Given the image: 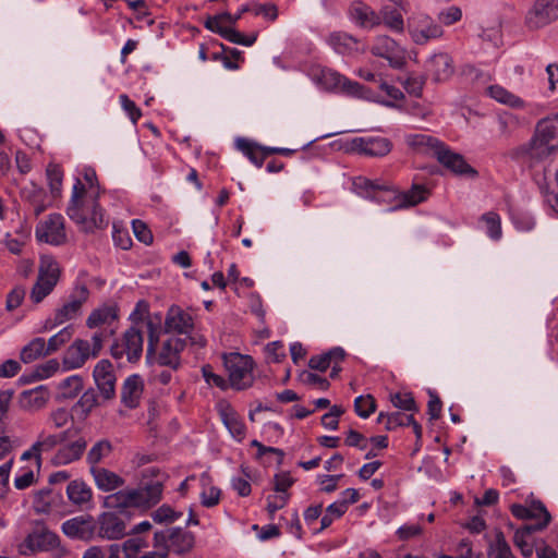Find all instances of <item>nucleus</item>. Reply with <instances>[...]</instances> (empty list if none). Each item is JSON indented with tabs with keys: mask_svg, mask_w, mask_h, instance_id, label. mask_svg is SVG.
<instances>
[{
	"mask_svg": "<svg viewBox=\"0 0 558 558\" xmlns=\"http://www.w3.org/2000/svg\"><path fill=\"white\" fill-rule=\"evenodd\" d=\"M408 29L413 41L417 45H425L428 40L442 35L441 26L428 15L422 13L409 19Z\"/></svg>",
	"mask_w": 558,
	"mask_h": 558,
	"instance_id": "9",
	"label": "nucleus"
},
{
	"mask_svg": "<svg viewBox=\"0 0 558 558\" xmlns=\"http://www.w3.org/2000/svg\"><path fill=\"white\" fill-rule=\"evenodd\" d=\"M251 9L247 12H253L255 15H263L264 17L275 21L278 16V9L272 3L257 4L251 3L247 4Z\"/></svg>",
	"mask_w": 558,
	"mask_h": 558,
	"instance_id": "63",
	"label": "nucleus"
},
{
	"mask_svg": "<svg viewBox=\"0 0 558 558\" xmlns=\"http://www.w3.org/2000/svg\"><path fill=\"white\" fill-rule=\"evenodd\" d=\"M85 277V274H80L65 302L77 315L81 314L83 304L86 303L89 298V290Z\"/></svg>",
	"mask_w": 558,
	"mask_h": 558,
	"instance_id": "36",
	"label": "nucleus"
},
{
	"mask_svg": "<svg viewBox=\"0 0 558 558\" xmlns=\"http://www.w3.org/2000/svg\"><path fill=\"white\" fill-rule=\"evenodd\" d=\"M391 147L390 141L385 137H355L345 149L368 157H383L390 153Z\"/></svg>",
	"mask_w": 558,
	"mask_h": 558,
	"instance_id": "11",
	"label": "nucleus"
},
{
	"mask_svg": "<svg viewBox=\"0 0 558 558\" xmlns=\"http://www.w3.org/2000/svg\"><path fill=\"white\" fill-rule=\"evenodd\" d=\"M235 147L258 168L263 166L265 158L269 156V154L266 153L267 147H263L247 138H238L235 141Z\"/></svg>",
	"mask_w": 558,
	"mask_h": 558,
	"instance_id": "37",
	"label": "nucleus"
},
{
	"mask_svg": "<svg viewBox=\"0 0 558 558\" xmlns=\"http://www.w3.org/2000/svg\"><path fill=\"white\" fill-rule=\"evenodd\" d=\"M194 320L190 313L178 305H172L166 315L165 331L177 333L179 337L187 336L193 331Z\"/></svg>",
	"mask_w": 558,
	"mask_h": 558,
	"instance_id": "15",
	"label": "nucleus"
},
{
	"mask_svg": "<svg viewBox=\"0 0 558 558\" xmlns=\"http://www.w3.org/2000/svg\"><path fill=\"white\" fill-rule=\"evenodd\" d=\"M83 389V380L80 376H70L60 384V393L64 399H73Z\"/></svg>",
	"mask_w": 558,
	"mask_h": 558,
	"instance_id": "53",
	"label": "nucleus"
},
{
	"mask_svg": "<svg viewBox=\"0 0 558 558\" xmlns=\"http://www.w3.org/2000/svg\"><path fill=\"white\" fill-rule=\"evenodd\" d=\"M144 384L138 375L129 376L121 389V401L122 403L130 408L134 409L138 405L142 393H143Z\"/></svg>",
	"mask_w": 558,
	"mask_h": 558,
	"instance_id": "28",
	"label": "nucleus"
},
{
	"mask_svg": "<svg viewBox=\"0 0 558 558\" xmlns=\"http://www.w3.org/2000/svg\"><path fill=\"white\" fill-rule=\"evenodd\" d=\"M380 24H384L387 28L396 33H402L404 29L403 16L397 8L384 7L379 12Z\"/></svg>",
	"mask_w": 558,
	"mask_h": 558,
	"instance_id": "44",
	"label": "nucleus"
},
{
	"mask_svg": "<svg viewBox=\"0 0 558 558\" xmlns=\"http://www.w3.org/2000/svg\"><path fill=\"white\" fill-rule=\"evenodd\" d=\"M77 316L78 315L72 311V308L66 303H64L60 308L56 311L53 318H49L45 322L43 329L45 331L50 330L58 325H62L68 320L76 318Z\"/></svg>",
	"mask_w": 558,
	"mask_h": 558,
	"instance_id": "51",
	"label": "nucleus"
},
{
	"mask_svg": "<svg viewBox=\"0 0 558 558\" xmlns=\"http://www.w3.org/2000/svg\"><path fill=\"white\" fill-rule=\"evenodd\" d=\"M353 186L355 192L362 197L369 198L377 203H398V192L389 185L374 182L364 177H359L353 181Z\"/></svg>",
	"mask_w": 558,
	"mask_h": 558,
	"instance_id": "10",
	"label": "nucleus"
},
{
	"mask_svg": "<svg viewBox=\"0 0 558 558\" xmlns=\"http://www.w3.org/2000/svg\"><path fill=\"white\" fill-rule=\"evenodd\" d=\"M221 37L229 40L230 43L246 46V47L252 46L256 40V35H252V36L247 37L230 26L227 27V29L225 31V33Z\"/></svg>",
	"mask_w": 558,
	"mask_h": 558,
	"instance_id": "60",
	"label": "nucleus"
},
{
	"mask_svg": "<svg viewBox=\"0 0 558 558\" xmlns=\"http://www.w3.org/2000/svg\"><path fill=\"white\" fill-rule=\"evenodd\" d=\"M558 19V0H536L526 14L530 28H539Z\"/></svg>",
	"mask_w": 558,
	"mask_h": 558,
	"instance_id": "14",
	"label": "nucleus"
},
{
	"mask_svg": "<svg viewBox=\"0 0 558 558\" xmlns=\"http://www.w3.org/2000/svg\"><path fill=\"white\" fill-rule=\"evenodd\" d=\"M193 545V534L180 527L167 529L156 532L154 535L155 548H162L166 555L168 551H173L178 555L184 554L191 550Z\"/></svg>",
	"mask_w": 558,
	"mask_h": 558,
	"instance_id": "5",
	"label": "nucleus"
},
{
	"mask_svg": "<svg viewBox=\"0 0 558 558\" xmlns=\"http://www.w3.org/2000/svg\"><path fill=\"white\" fill-rule=\"evenodd\" d=\"M344 357V350L340 347H336L324 354L312 356L308 361V366L312 369L325 372L328 367H330L332 362H342Z\"/></svg>",
	"mask_w": 558,
	"mask_h": 558,
	"instance_id": "40",
	"label": "nucleus"
},
{
	"mask_svg": "<svg viewBox=\"0 0 558 558\" xmlns=\"http://www.w3.org/2000/svg\"><path fill=\"white\" fill-rule=\"evenodd\" d=\"M499 131L504 136H510L523 125V119L511 112H502L498 117Z\"/></svg>",
	"mask_w": 558,
	"mask_h": 558,
	"instance_id": "49",
	"label": "nucleus"
},
{
	"mask_svg": "<svg viewBox=\"0 0 558 558\" xmlns=\"http://www.w3.org/2000/svg\"><path fill=\"white\" fill-rule=\"evenodd\" d=\"M73 336V328L71 326H66L61 329L58 333L53 335L49 338L48 342H46V348L49 354L58 351L62 345L71 340Z\"/></svg>",
	"mask_w": 558,
	"mask_h": 558,
	"instance_id": "55",
	"label": "nucleus"
},
{
	"mask_svg": "<svg viewBox=\"0 0 558 558\" xmlns=\"http://www.w3.org/2000/svg\"><path fill=\"white\" fill-rule=\"evenodd\" d=\"M487 93L493 99L510 108L521 109L525 106V102L522 98L500 85L489 86L487 88Z\"/></svg>",
	"mask_w": 558,
	"mask_h": 558,
	"instance_id": "42",
	"label": "nucleus"
},
{
	"mask_svg": "<svg viewBox=\"0 0 558 558\" xmlns=\"http://www.w3.org/2000/svg\"><path fill=\"white\" fill-rule=\"evenodd\" d=\"M511 513L521 520H538L542 519L541 522L535 524H526L525 527H533V530L542 531L545 529L550 520V513L547 511L546 507L542 501L534 500L527 506L523 505H512Z\"/></svg>",
	"mask_w": 558,
	"mask_h": 558,
	"instance_id": "13",
	"label": "nucleus"
},
{
	"mask_svg": "<svg viewBox=\"0 0 558 558\" xmlns=\"http://www.w3.org/2000/svg\"><path fill=\"white\" fill-rule=\"evenodd\" d=\"M89 472L94 478L95 485L101 492L116 490L121 488L125 483L123 477L104 466L92 468Z\"/></svg>",
	"mask_w": 558,
	"mask_h": 558,
	"instance_id": "26",
	"label": "nucleus"
},
{
	"mask_svg": "<svg viewBox=\"0 0 558 558\" xmlns=\"http://www.w3.org/2000/svg\"><path fill=\"white\" fill-rule=\"evenodd\" d=\"M21 197L32 205L36 216H39L47 208L45 190L33 182L22 187Z\"/></svg>",
	"mask_w": 558,
	"mask_h": 558,
	"instance_id": "33",
	"label": "nucleus"
},
{
	"mask_svg": "<svg viewBox=\"0 0 558 558\" xmlns=\"http://www.w3.org/2000/svg\"><path fill=\"white\" fill-rule=\"evenodd\" d=\"M354 409L360 417L367 418L376 410L375 399L371 396H360L354 401Z\"/></svg>",
	"mask_w": 558,
	"mask_h": 558,
	"instance_id": "57",
	"label": "nucleus"
},
{
	"mask_svg": "<svg viewBox=\"0 0 558 558\" xmlns=\"http://www.w3.org/2000/svg\"><path fill=\"white\" fill-rule=\"evenodd\" d=\"M349 12L351 19L361 27L374 28L380 25V15L364 2H353Z\"/></svg>",
	"mask_w": 558,
	"mask_h": 558,
	"instance_id": "27",
	"label": "nucleus"
},
{
	"mask_svg": "<svg viewBox=\"0 0 558 558\" xmlns=\"http://www.w3.org/2000/svg\"><path fill=\"white\" fill-rule=\"evenodd\" d=\"M490 558H515L502 533L496 535V542L492 547Z\"/></svg>",
	"mask_w": 558,
	"mask_h": 558,
	"instance_id": "58",
	"label": "nucleus"
},
{
	"mask_svg": "<svg viewBox=\"0 0 558 558\" xmlns=\"http://www.w3.org/2000/svg\"><path fill=\"white\" fill-rule=\"evenodd\" d=\"M217 411L231 436L235 440L242 441L245 438L246 427L239 413L225 400L218 402Z\"/></svg>",
	"mask_w": 558,
	"mask_h": 558,
	"instance_id": "18",
	"label": "nucleus"
},
{
	"mask_svg": "<svg viewBox=\"0 0 558 558\" xmlns=\"http://www.w3.org/2000/svg\"><path fill=\"white\" fill-rule=\"evenodd\" d=\"M429 196V190L423 184H413L412 187L402 193H398V203L391 207V210L415 206Z\"/></svg>",
	"mask_w": 558,
	"mask_h": 558,
	"instance_id": "31",
	"label": "nucleus"
},
{
	"mask_svg": "<svg viewBox=\"0 0 558 558\" xmlns=\"http://www.w3.org/2000/svg\"><path fill=\"white\" fill-rule=\"evenodd\" d=\"M113 446L108 439L97 440L86 454V463L92 468H99L100 463L111 456Z\"/></svg>",
	"mask_w": 558,
	"mask_h": 558,
	"instance_id": "38",
	"label": "nucleus"
},
{
	"mask_svg": "<svg viewBox=\"0 0 558 558\" xmlns=\"http://www.w3.org/2000/svg\"><path fill=\"white\" fill-rule=\"evenodd\" d=\"M59 544V537L50 531H36L27 536L25 539V546L31 551L36 550H49L57 547Z\"/></svg>",
	"mask_w": 558,
	"mask_h": 558,
	"instance_id": "32",
	"label": "nucleus"
},
{
	"mask_svg": "<svg viewBox=\"0 0 558 558\" xmlns=\"http://www.w3.org/2000/svg\"><path fill=\"white\" fill-rule=\"evenodd\" d=\"M59 498L60 496L51 489L39 490L35 497V508L38 512H50Z\"/></svg>",
	"mask_w": 558,
	"mask_h": 558,
	"instance_id": "50",
	"label": "nucleus"
},
{
	"mask_svg": "<svg viewBox=\"0 0 558 558\" xmlns=\"http://www.w3.org/2000/svg\"><path fill=\"white\" fill-rule=\"evenodd\" d=\"M391 402L392 404L401 410L408 411V412H416L417 407L414 401V398L409 392H398L391 396Z\"/></svg>",
	"mask_w": 558,
	"mask_h": 558,
	"instance_id": "59",
	"label": "nucleus"
},
{
	"mask_svg": "<svg viewBox=\"0 0 558 558\" xmlns=\"http://www.w3.org/2000/svg\"><path fill=\"white\" fill-rule=\"evenodd\" d=\"M119 307L114 303L104 304L92 311L86 319L88 328H97L105 325H111L118 319Z\"/></svg>",
	"mask_w": 558,
	"mask_h": 558,
	"instance_id": "29",
	"label": "nucleus"
},
{
	"mask_svg": "<svg viewBox=\"0 0 558 558\" xmlns=\"http://www.w3.org/2000/svg\"><path fill=\"white\" fill-rule=\"evenodd\" d=\"M454 556L452 558H481V553H477L473 549L472 543L463 538L461 539L456 547Z\"/></svg>",
	"mask_w": 558,
	"mask_h": 558,
	"instance_id": "64",
	"label": "nucleus"
},
{
	"mask_svg": "<svg viewBox=\"0 0 558 558\" xmlns=\"http://www.w3.org/2000/svg\"><path fill=\"white\" fill-rule=\"evenodd\" d=\"M46 355H49V353L46 348L45 339L35 338L22 349L20 356L22 362L31 363Z\"/></svg>",
	"mask_w": 558,
	"mask_h": 558,
	"instance_id": "46",
	"label": "nucleus"
},
{
	"mask_svg": "<svg viewBox=\"0 0 558 558\" xmlns=\"http://www.w3.org/2000/svg\"><path fill=\"white\" fill-rule=\"evenodd\" d=\"M144 339L138 327L132 326L125 330L122 338L111 345V355L121 360L126 357L131 363L137 362L143 353Z\"/></svg>",
	"mask_w": 558,
	"mask_h": 558,
	"instance_id": "6",
	"label": "nucleus"
},
{
	"mask_svg": "<svg viewBox=\"0 0 558 558\" xmlns=\"http://www.w3.org/2000/svg\"><path fill=\"white\" fill-rule=\"evenodd\" d=\"M251 8L248 5H242V8L238 12V15H232L228 12H223L218 15L208 16L205 22V27L222 36L228 27L225 24L234 25L241 19L242 14L247 12Z\"/></svg>",
	"mask_w": 558,
	"mask_h": 558,
	"instance_id": "34",
	"label": "nucleus"
},
{
	"mask_svg": "<svg viewBox=\"0 0 558 558\" xmlns=\"http://www.w3.org/2000/svg\"><path fill=\"white\" fill-rule=\"evenodd\" d=\"M87 442L84 437H78L74 441L62 445L52 458L56 465H65L77 461L86 450Z\"/></svg>",
	"mask_w": 558,
	"mask_h": 558,
	"instance_id": "24",
	"label": "nucleus"
},
{
	"mask_svg": "<svg viewBox=\"0 0 558 558\" xmlns=\"http://www.w3.org/2000/svg\"><path fill=\"white\" fill-rule=\"evenodd\" d=\"M134 496L132 488L120 489L113 494L105 497L104 506L109 509H117L120 511L126 509H135Z\"/></svg>",
	"mask_w": 558,
	"mask_h": 558,
	"instance_id": "41",
	"label": "nucleus"
},
{
	"mask_svg": "<svg viewBox=\"0 0 558 558\" xmlns=\"http://www.w3.org/2000/svg\"><path fill=\"white\" fill-rule=\"evenodd\" d=\"M125 558H137L148 547V542L142 536L128 538L122 546Z\"/></svg>",
	"mask_w": 558,
	"mask_h": 558,
	"instance_id": "52",
	"label": "nucleus"
},
{
	"mask_svg": "<svg viewBox=\"0 0 558 558\" xmlns=\"http://www.w3.org/2000/svg\"><path fill=\"white\" fill-rule=\"evenodd\" d=\"M482 221L485 223L486 233L493 240L501 238V221L498 214L489 211L482 216Z\"/></svg>",
	"mask_w": 558,
	"mask_h": 558,
	"instance_id": "54",
	"label": "nucleus"
},
{
	"mask_svg": "<svg viewBox=\"0 0 558 558\" xmlns=\"http://www.w3.org/2000/svg\"><path fill=\"white\" fill-rule=\"evenodd\" d=\"M182 515L181 512L174 511L170 506L162 505L153 513V519L158 523H171Z\"/></svg>",
	"mask_w": 558,
	"mask_h": 558,
	"instance_id": "61",
	"label": "nucleus"
},
{
	"mask_svg": "<svg viewBox=\"0 0 558 558\" xmlns=\"http://www.w3.org/2000/svg\"><path fill=\"white\" fill-rule=\"evenodd\" d=\"M404 141L416 154L434 156L436 158L445 146L437 137L426 133L408 134Z\"/></svg>",
	"mask_w": 558,
	"mask_h": 558,
	"instance_id": "21",
	"label": "nucleus"
},
{
	"mask_svg": "<svg viewBox=\"0 0 558 558\" xmlns=\"http://www.w3.org/2000/svg\"><path fill=\"white\" fill-rule=\"evenodd\" d=\"M558 150V116L536 124L532 138L510 150L511 159L533 167Z\"/></svg>",
	"mask_w": 558,
	"mask_h": 558,
	"instance_id": "2",
	"label": "nucleus"
},
{
	"mask_svg": "<svg viewBox=\"0 0 558 558\" xmlns=\"http://www.w3.org/2000/svg\"><path fill=\"white\" fill-rule=\"evenodd\" d=\"M97 534L105 539H120L126 534V524L123 519L113 512H104L95 522Z\"/></svg>",
	"mask_w": 558,
	"mask_h": 558,
	"instance_id": "16",
	"label": "nucleus"
},
{
	"mask_svg": "<svg viewBox=\"0 0 558 558\" xmlns=\"http://www.w3.org/2000/svg\"><path fill=\"white\" fill-rule=\"evenodd\" d=\"M537 530L533 527L522 526L514 532L513 543L520 549L523 557L529 558L535 550V543L533 539V533Z\"/></svg>",
	"mask_w": 558,
	"mask_h": 558,
	"instance_id": "43",
	"label": "nucleus"
},
{
	"mask_svg": "<svg viewBox=\"0 0 558 558\" xmlns=\"http://www.w3.org/2000/svg\"><path fill=\"white\" fill-rule=\"evenodd\" d=\"M186 344V339L177 335L169 336L161 344L158 362L160 365L177 369L180 365V353Z\"/></svg>",
	"mask_w": 558,
	"mask_h": 558,
	"instance_id": "20",
	"label": "nucleus"
},
{
	"mask_svg": "<svg viewBox=\"0 0 558 558\" xmlns=\"http://www.w3.org/2000/svg\"><path fill=\"white\" fill-rule=\"evenodd\" d=\"M225 366L229 373L230 386L236 390L250 388L254 383V362L250 355L229 353L223 355Z\"/></svg>",
	"mask_w": 558,
	"mask_h": 558,
	"instance_id": "4",
	"label": "nucleus"
},
{
	"mask_svg": "<svg viewBox=\"0 0 558 558\" xmlns=\"http://www.w3.org/2000/svg\"><path fill=\"white\" fill-rule=\"evenodd\" d=\"M345 513V502H333L326 509V513L320 520V530H325L331 525L335 519L342 517Z\"/></svg>",
	"mask_w": 558,
	"mask_h": 558,
	"instance_id": "56",
	"label": "nucleus"
},
{
	"mask_svg": "<svg viewBox=\"0 0 558 558\" xmlns=\"http://www.w3.org/2000/svg\"><path fill=\"white\" fill-rule=\"evenodd\" d=\"M329 45L338 53L345 54L357 49V40L345 33H333L328 37Z\"/></svg>",
	"mask_w": 558,
	"mask_h": 558,
	"instance_id": "45",
	"label": "nucleus"
},
{
	"mask_svg": "<svg viewBox=\"0 0 558 558\" xmlns=\"http://www.w3.org/2000/svg\"><path fill=\"white\" fill-rule=\"evenodd\" d=\"M47 178L51 194L57 197L60 195L62 185V172L58 167L49 166L47 169Z\"/></svg>",
	"mask_w": 558,
	"mask_h": 558,
	"instance_id": "62",
	"label": "nucleus"
},
{
	"mask_svg": "<svg viewBox=\"0 0 558 558\" xmlns=\"http://www.w3.org/2000/svg\"><path fill=\"white\" fill-rule=\"evenodd\" d=\"M66 495L69 500L78 507L90 504L93 499L92 488L82 480L71 481L66 486Z\"/></svg>",
	"mask_w": 558,
	"mask_h": 558,
	"instance_id": "35",
	"label": "nucleus"
},
{
	"mask_svg": "<svg viewBox=\"0 0 558 558\" xmlns=\"http://www.w3.org/2000/svg\"><path fill=\"white\" fill-rule=\"evenodd\" d=\"M437 160L456 174L476 175V171L464 160V158L450 150L446 145L438 153Z\"/></svg>",
	"mask_w": 558,
	"mask_h": 558,
	"instance_id": "25",
	"label": "nucleus"
},
{
	"mask_svg": "<svg viewBox=\"0 0 558 558\" xmlns=\"http://www.w3.org/2000/svg\"><path fill=\"white\" fill-rule=\"evenodd\" d=\"M313 75L317 83L326 89H340L348 95L357 97L363 94L364 88L361 84L343 77L331 69H317Z\"/></svg>",
	"mask_w": 558,
	"mask_h": 558,
	"instance_id": "8",
	"label": "nucleus"
},
{
	"mask_svg": "<svg viewBox=\"0 0 558 558\" xmlns=\"http://www.w3.org/2000/svg\"><path fill=\"white\" fill-rule=\"evenodd\" d=\"M66 433L60 434H45L41 433L37 440L33 444V452L38 451L40 457L43 453H47L52 451L58 445H60L65 439Z\"/></svg>",
	"mask_w": 558,
	"mask_h": 558,
	"instance_id": "47",
	"label": "nucleus"
},
{
	"mask_svg": "<svg viewBox=\"0 0 558 558\" xmlns=\"http://www.w3.org/2000/svg\"><path fill=\"white\" fill-rule=\"evenodd\" d=\"M377 422L384 424L386 429L393 430L400 426H408L412 422V414H403L401 412L384 413L380 412Z\"/></svg>",
	"mask_w": 558,
	"mask_h": 558,
	"instance_id": "48",
	"label": "nucleus"
},
{
	"mask_svg": "<svg viewBox=\"0 0 558 558\" xmlns=\"http://www.w3.org/2000/svg\"><path fill=\"white\" fill-rule=\"evenodd\" d=\"M95 522L92 517H76L62 524V531L72 538L87 539L94 535Z\"/></svg>",
	"mask_w": 558,
	"mask_h": 558,
	"instance_id": "23",
	"label": "nucleus"
},
{
	"mask_svg": "<svg viewBox=\"0 0 558 558\" xmlns=\"http://www.w3.org/2000/svg\"><path fill=\"white\" fill-rule=\"evenodd\" d=\"M163 485L159 480L132 488L135 509L147 510L156 506L162 497Z\"/></svg>",
	"mask_w": 558,
	"mask_h": 558,
	"instance_id": "17",
	"label": "nucleus"
},
{
	"mask_svg": "<svg viewBox=\"0 0 558 558\" xmlns=\"http://www.w3.org/2000/svg\"><path fill=\"white\" fill-rule=\"evenodd\" d=\"M93 375L101 396L106 400L112 399L116 396V375L112 364L108 360L99 361Z\"/></svg>",
	"mask_w": 558,
	"mask_h": 558,
	"instance_id": "19",
	"label": "nucleus"
},
{
	"mask_svg": "<svg viewBox=\"0 0 558 558\" xmlns=\"http://www.w3.org/2000/svg\"><path fill=\"white\" fill-rule=\"evenodd\" d=\"M48 401V392L43 387L25 390L21 393L19 402L21 408L35 411L41 409Z\"/></svg>",
	"mask_w": 558,
	"mask_h": 558,
	"instance_id": "39",
	"label": "nucleus"
},
{
	"mask_svg": "<svg viewBox=\"0 0 558 558\" xmlns=\"http://www.w3.org/2000/svg\"><path fill=\"white\" fill-rule=\"evenodd\" d=\"M371 51L387 59L395 69H401L405 64V50L388 36H378Z\"/></svg>",
	"mask_w": 558,
	"mask_h": 558,
	"instance_id": "12",
	"label": "nucleus"
},
{
	"mask_svg": "<svg viewBox=\"0 0 558 558\" xmlns=\"http://www.w3.org/2000/svg\"><path fill=\"white\" fill-rule=\"evenodd\" d=\"M36 239L50 245H62L66 242L64 218L60 214H51L40 221L35 231Z\"/></svg>",
	"mask_w": 558,
	"mask_h": 558,
	"instance_id": "7",
	"label": "nucleus"
},
{
	"mask_svg": "<svg viewBox=\"0 0 558 558\" xmlns=\"http://www.w3.org/2000/svg\"><path fill=\"white\" fill-rule=\"evenodd\" d=\"M428 72L436 82L447 81L453 73L452 59L447 53H437L428 61Z\"/></svg>",
	"mask_w": 558,
	"mask_h": 558,
	"instance_id": "30",
	"label": "nucleus"
},
{
	"mask_svg": "<svg viewBox=\"0 0 558 558\" xmlns=\"http://www.w3.org/2000/svg\"><path fill=\"white\" fill-rule=\"evenodd\" d=\"M61 269L59 263L51 256H44L40 259L37 280L31 291L33 303H40L48 296L59 282Z\"/></svg>",
	"mask_w": 558,
	"mask_h": 558,
	"instance_id": "3",
	"label": "nucleus"
},
{
	"mask_svg": "<svg viewBox=\"0 0 558 558\" xmlns=\"http://www.w3.org/2000/svg\"><path fill=\"white\" fill-rule=\"evenodd\" d=\"M93 356L90 343L87 340H75L66 350L63 364L69 369L82 367Z\"/></svg>",
	"mask_w": 558,
	"mask_h": 558,
	"instance_id": "22",
	"label": "nucleus"
},
{
	"mask_svg": "<svg viewBox=\"0 0 558 558\" xmlns=\"http://www.w3.org/2000/svg\"><path fill=\"white\" fill-rule=\"evenodd\" d=\"M97 190L86 191L85 184L76 180L66 214L84 232H94L107 228L109 221L100 207Z\"/></svg>",
	"mask_w": 558,
	"mask_h": 558,
	"instance_id": "1",
	"label": "nucleus"
}]
</instances>
